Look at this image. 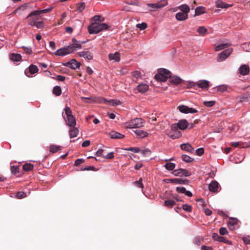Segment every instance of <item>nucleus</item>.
I'll return each instance as SVG.
<instances>
[{
    "mask_svg": "<svg viewBox=\"0 0 250 250\" xmlns=\"http://www.w3.org/2000/svg\"><path fill=\"white\" fill-rule=\"evenodd\" d=\"M51 10L52 8H50L32 11L27 17L28 24L30 25L33 26L35 24L36 22H37L39 19L38 16L42 14L47 13L51 11Z\"/></svg>",
    "mask_w": 250,
    "mask_h": 250,
    "instance_id": "nucleus-1",
    "label": "nucleus"
},
{
    "mask_svg": "<svg viewBox=\"0 0 250 250\" xmlns=\"http://www.w3.org/2000/svg\"><path fill=\"white\" fill-rule=\"evenodd\" d=\"M109 27L105 23H97L95 22H92L88 27V31L90 34H95L104 30H107Z\"/></svg>",
    "mask_w": 250,
    "mask_h": 250,
    "instance_id": "nucleus-2",
    "label": "nucleus"
},
{
    "mask_svg": "<svg viewBox=\"0 0 250 250\" xmlns=\"http://www.w3.org/2000/svg\"><path fill=\"white\" fill-rule=\"evenodd\" d=\"M82 100H85V102L89 103H107L108 102H112L113 103L112 105H119L121 104L120 101H117V100H111L110 101H108L106 100L105 98H97L95 97H82Z\"/></svg>",
    "mask_w": 250,
    "mask_h": 250,
    "instance_id": "nucleus-3",
    "label": "nucleus"
},
{
    "mask_svg": "<svg viewBox=\"0 0 250 250\" xmlns=\"http://www.w3.org/2000/svg\"><path fill=\"white\" fill-rule=\"evenodd\" d=\"M142 118H135L131 120L128 122L124 124V126L125 128H139L144 126V122Z\"/></svg>",
    "mask_w": 250,
    "mask_h": 250,
    "instance_id": "nucleus-4",
    "label": "nucleus"
},
{
    "mask_svg": "<svg viewBox=\"0 0 250 250\" xmlns=\"http://www.w3.org/2000/svg\"><path fill=\"white\" fill-rule=\"evenodd\" d=\"M64 110L66 115V124L69 127H74L76 125V121L75 117L72 114L71 109L69 107L66 106Z\"/></svg>",
    "mask_w": 250,
    "mask_h": 250,
    "instance_id": "nucleus-5",
    "label": "nucleus"
},
{
    "mask_svg": "<svg viewBox=\"0 0 250 250\" xmlns=\"http://www.w3.org/2000/svg\"><path fill=\"white\" fill-rule=\"evenodd\" d=\"M170 72L167 69L161 68L155 76V78L158 82H166L170 77Z\"/></svg>",
    "mask_w": 250,
    "mask_h": 250,
    "instance_id": "nucleus-6",
    "label": "nucleus"
},
{
    "mask_svg": "<svg viewBox=\"0 0 250 250\" xmlns=\"http://www.w3.org/2000/svg\"><path fill=\"white\" fill-rule=\"evenodd\" d=\"M167 0H160L157 3H147L146 5L151 7L152 9L151 11H155L158 9H161L167 4Z\"/></svg>",
    "mask_w": 250,
    "mask_h": 250,
    "instance_id": "nucleus-7",
    "label": "nucleus"
},
{
    "mask_svg": "<svg viewBox=\"0 0 250 250\" xmlns=\"http://www.w3.org/2000/svg\"><path fill=\"white\" fill-rule=\"evenodd\" d=\"M73 52V47L69 45L58 49L55 53L57 56H64Z\"/></svg>",
    "mask_w": 250,
    "mask_h": 250,
    "instance_id": "nucleus-8",
    "label": "nucleus"
},
{
    "mask_svg": "<svg viewBox=\"0 0 250 250\" xmlns=\"http://www.w3.org/2000/svg\"><path fill=\"white\" fill-rule=\"evenodd\" d=\"M232 52V48H229L224 50L223 51L219 54L217 58V61L218 62H222L224 61L229 56Z\"/></svg>",
    "mask_w": 250,
    "mask_h": 250,
    "instance_id": "nucleus-9",
    "label": "nucleus"
},
{
    "mask_svg": "<svg viewBox=\"0 0 250 250\" xmlns=\"http://www.w3.org/2000/svg\"><path fill=\"white\" fill-rule=\"evenodd\" d=\"M172 174L176 176H189L191 175V172L185 169L179 168L173 171Z\"/></svg>",
    "mask_w": 250,
    "mask_h": 250,
    "instance_id": "nucleus-10",
    "label": "nucleus"
},
{
    "mask_svg": "<svg viewBox=\"0 0 250 250\" xmlns=\"http://www.w3.org/2000/svg\"><path fill=\"white\" fill-rule=\"evenodd\" d=\"M178 108L179 111L184 113H195L198 112V110L193 108L188 107V106L182 105L178 106Z\"/></svg>",
    "mask_w": 250,
    "mask_h": 250,
    "instance_id": "nucleus-11",
    "label": "nucleus"
},
{
    "mask_svg": "<svg viewBox=\"0 0 250 250\" xmlns=\"http://www.w3.org/2000/svg\"><path fill=\"white\" fill-rule=\"evenodd\" d=\"M63 65L68 66L72 69H76L79 68L80 66L81 63L75 59H72L70 61L62 63Z\"/></svg>",
    "mask_w": 250,
    "mask_h": 250,
    "instance_id": "nucleus-12",
    "label": "nucleus"
},
{
    "mask_svg": "<svg viewBox=\"0 0 250 250\" xmlns=\"http://www.w3.org/2000/svg\"><path fill=\"white\" fill-rule=\"evenodd\" d=\"M168 181H169L171 183L176 184H183V185H188L189 183V180L186 179H182V178H173V179H167Z\"/></svg>",
    "mask_w": 250,
    "mask_h": 250,
    "instance_id": "nucleus-13",
    "label": "nucleus"
},
{
    "mask_svg": "<svg viewBox=\"0 0 250 250\" xmlns=\"http://www.w3.org/2000/svg\"><path fill=\"white\" fill-rule=\"evenodd\" d=\"M212 239L215 241L223 242L226 244L229 243V241L223 236H219L217 233H214L212 236Z\"/></svg>",
    "mask_w": 250,
    "mask_h": 250,
    "instance_id": "nucleus-14",
    "label": "nucleus"
},
{
    "mask_svg": "<svg viewBox=\"0 0 250 250\" xmlns=\"http://www.w3.org/2000/svg\"><path fill=\"white\" fill-rule=\"evenodd\" d=\"M72 43L69 45V46L73 47V52H74L77 49L81 48L82 47V43H84L85 42H80L74 38L72 39Z\"/></svg>",
    "mask_w": 250,
    "mask_h": 250,
    "instance_id": "nucleus-15",
    "label": "nucleus"
},
{
    "mask_svg": "<svg viewBox=\"0 0 250 250\" xmlns=\"http://www.w3.org/2000/svg\"><path fill=\"white\" fill-rule=\"evenodd\" d=\"M218 188L219 184L216 181H212L208 186L209 190L211 192H218Z\"/></svg>",
    "mask_w": 250,
    "mask_h": 250,
    "instance_id": "nucleus-16",
    "label": "nucleus"
},
{
    "mask_svg": "<svg viewBox=\"0 0 250 250\" xmlns=\"http://www.w3.org/2000/svg\"><path fill=\"white\" fill-rule=\"evenodd\" d=\"M170 78V79L169 80V82L171 84H173L174 85H178L180 84L182 80L179 77L176 76H170L169 77Z\"/></svg>",
    "mask_w": 250,
    "mask_h": 250,
    "instance_id": "nucleus-17",
    "label": "nucleus"
},
{
    "mask_svg": "<svg viewBox=\"0 0 250 250\" xmlns=\"http://www.w3.org/2000/svg\"><path fill=\"white\" fill-rule=\"evenodd\" d=\"M177 126L181 130H184L188 127V123L185 119L180 120L177 123Z\"/></svg>",
    "mask_w": 250,
    "mask_h": 250,
    "instance_id": "nucleus-18",
    "label": "nucleus"
},
{
    "mask_svg": "<svg viewBox=\"0 0 250 250\" xmlns=\"http://www.w3.org/2000/svg\"><path fill=\"white\" fill-rule=\"evenodd\" d=\"M78 54L80 57H83L88 60H91L93 59V55L89 51H82L79 52Z\"/></svg>",
    "mask_w": 250,
    "mask_h": 250,
    "instance_id": "nucleus-19",
    "label": "nucleus"
},
{
    "mask_svg": "<svg viewBox=\"0 0 250 250\" xmlns=\"http://www.w3.org/2000/svg\"><path fill=\"white\" fill-rule=\"evenodd\" d=\"M197 85L199 88L206 89L209 87V82L207 80H200L197 82Z\"/></svg>",
    "mask_w": 250,
    "mask_h": 250,
    "instance_id": "nucleus-20",
    "label": "nucleus"
},
{
    "mask_svg": "<svg viewBox=\"0 0 250 250\" xmlns=\"http://www.w3.org/2000/svg\"><path fill=\"white\" fill-rule=\"evenodd\" d=\"M239 73L242 75H247L250 71L249 66L247 65L244 64L241 66L239 69Z\"/></svg>",
    "mask_w": 250,
    "mask_h": 250,
    "instance_id": "nucleus-21",
    "label": "nucleus"
},
{
    "mask_svg": "<svg viewBox=\"0 0 250 250\" xmlns=\"http://www.w3.org/2000/svg\"><path fill=\"white\" fill-rule=\"evenodd\" d=\"M216 6L218 8H227L232 6V4H227L222 0H217L216 1Z\"/></svg>",
    "mask_w": 250,
    "mask_h": 250,
    "instance_id": "nucleus-22",
    "label": "nucleus"
},
{
    "mask_svg": "<svg viewBox=\"0 0 250 250\" xmlns=\"http://www.w3.org/2000/svg\"><path fill=\"white\" fill-rule=\"evenodd\" d=\"M180 148L188 152H191L193 150V147L188 143L183 144L180 145Z\"/></svg>",
    "mask_w": 250,
    "mask_h": 250,
    "instance_id": "nucleus-23",
    "label": "nucleus"
},
{
    "mask_svg": "<svg viewBox=\"0 0 250 250\" xmlns=\"http://www.w3.org/2000/svg\"><path fill=\"white\" fill-rule=\"evenodd\" d=\"M176 19L178 21H184L188 19V14L186 13L178 12L175 15Z\"/></svg>",
    "mask_w": 250,
    "mask_h": 250,
    "instance_id": "nucleus-24",
    "label": "nucleus"
},
{
    "mask_svg": "<svg viewBox=\"0 0 250 250\" xmlns=\"http://www.w3.org/2000/svg\"><path fill=\"white\" fill-rule=\"evenodd\" d=\"M109 136L112 139H123L125 135L118 132L112 131L109 133Z\"/></svg>",
    "mask_w": 250,
    "mask_h": 250,
    "instance_id": "nucleus-25",
    "label": "nucleus"
},
{
    "mask_svg": "<svg viewBox=\"0 0 250 250\" xmlns=\"http://www.w3.org/2000/svg\"><path fill=\"white\" fill-rule=\"evenodd\" d=\"M134 133L136 134V135L138 138L141 139L145 138L147 137L148 135L147 132L140 129H138L134 131Z\"/></svg>",
    "mask_w": 250,
    "mask_h": 250,
    "instance_id": "nucleus-26",
    "label": "nucleus"
},
{
    "mask_svg": "<svg viewBox=\"0 0 250 250\" xmlns=\"http://www.w3.org/2000/svg\"><path fill=\"white\" fill-rule=\"evenodd\" d=\"M137 90L140 93H145L148 89V86L146 84L142 83L137 86Z\"/></svg>",
    "mask_w": 250,
    "mask_h": 250,
    "instance_id": "nucleus-27",
    "label": "nucleus"
},
{
    "mask_svg": "<svg viewBox=\"0 0 250 250\" xmlns=\"http://www.w3.org/2000/svg\"><path fill=\"white\" fill-rule=\"evenodd\" d=\"M71 128L69 130V136L71 138H73L78 134L79 130L78 128L74 127H71Z\"/></svg>",
    "mask_w": 250,
    "mask_h": 250,
    "instance_id": "nucleus-28",
    "label": "nucleus"
},
{
    "mask_svg": "<svg viewBox=\"0 0 250 250\" xmlns=\"http://www.w3.org/2000/svg\"><path fill=\"white\" fill-rule=\"evenodd\" d=\"M250 99V94L246 93L237 98L240 103L248 102Z\"/></svg>",
    "mask_w": 250,
    "mask_h": 250,
    "instance_id": "nucleus-29",
    "label": "nucleus"
},
{
    "mask_svg": "<svg viewBox=\"0 0 250 250\" xmlns=\"http://www.w3.org/2000/svg\"><path fill=\"white\" fill-rule=\"evenodd\" d=\"M109 60H114L116 62H119L120 60V53L116 52L114 54L110 53L108 55Z\"/></svg>",
    "mask_w": 250,
    "mask_h": 250,
    "instance_id": "nucleus-30",
    "label": "nucleus"
},
{
    "mask_svg": "<svg viewBox=\"0 0 250 250\" xmlns=\"http://www.w3.org/2000/svg\"><path fill=\"white\" fill-rule=\"evenodd\" d=\"M10 59L13 62H19L21 59V56L20 54L12 53L10 55Z\"/></svg>",
    "mask_w": 250,
    "mask_h": 250,
    "instance_id": "nucleus-31",
    "label": "nucleus"
},
{
    "mask_svg": "<svg viewBox=\"0 0 250 250\" xmlns=\"http://www.w3.org/2000/svg\"><path fill=\"white\" fill-rule=\"evenodd\" d=\"M238 223V220L237 219L235 218H230L228 223V227L231 228L232 227L237 225Z\"/></svg>",
    "mask_w": 250,
    "mask_h": 250,
    "instance_id": "nucleus-32",
    "label": "nucleus"
},
{
    "mask_svg": "<svg viewBox=\"0 0 250 250\" xmlns=\"http://www.w3.org/2000/svg\"><path fill=\"white\" fill-rule=\"evenodd\" d=\"M194 16H199L202 14L205 13V8L203 6L197 7L195 10Z\"/></svg>",
    "mask_w": 250,
    "mask_h": 250,
    "instance_id": "nucleus-33",
    "label": "nucleus"
},
{
    "mask_svg": "<svg viewBox=\"0 0 250 250\" xmlns=\"http://www.w3.org/2000/svg\"><path fill=\"white\" fill-rule=\"evenodd\" d=\"M231 45V44L229 43H223L220 45H218L215 47V50L216 51H220L222 49H224L226 48Z\"/></svg>",
    "mask_w": 250,
    "mask_h": 250,
    "instance_id": "nucleus-34",
    "label": "nucleus"
},
{
    "mask_svg": "<svg viewBox=\"0 0 250 250\" xmlns=\"http://www.w3.org/2000/svg\"><path fill=\"white\" fill-rule=\"evenodd\" d=\"M61 149V147L60 146L55 145H51L49 147L50 152L51 153H56Z\"/></svg>",
    "mask_w": 250,
    "mask_h": 250,
    "instance_id": "nucleus-35",
    "label": "nucleus"
},
{
    "mask_svg": "<svg viewBox=\"0 0 250 250\" xmlns=\"http://www.w3.org/2000/svg\"><path fill=\"white\" fill-rule=\"evenodd\" d=\"M178 8L181 10L183 13H186L187 14L189 12V7L187 4H182L178 7Z\"/></svg>",
    "mask_w": 250,
    "mask_h": 250,
    "instance_id": "nucleus-36",
    "label": "nucleus"
},
{
    "mask_svg": "<svg viewBox=\"0 0 250 250\" xmlns=\"http://www.w3.org/2000/svg\"><path fill=\"white\" fill-rule=\"evenodd\" d=\"M175 204V202L172 200H167L164 202V205L169 208L172 207Z\"/></svg>",
    "mask_w": 250,
    "mask_h": 250,
    "instance_id": "nucleus-37",
    "label": "nucleus"
},
{
    "mask_svg": "<svg viewBox=\"0 0 250 250\" xmlns=\"http://www.w3.org/2000/svg\"><path fill=\"white\" fill-rule=\"evenodd\" d=\"M53 93L57 96L61 95L62 89L60 86H55L53 89Z\"/></svg>",
    "mask_w": 250,
    "mask_h": 250,
    "instance_id": "nucleus-38",
    "label": "nucleus"
},
{
    "mask_svg": "<svg viewBox=\"0 0 250 250\" xmlns=\"http://www.w3.org/2000/svg\"><path fill=\"white\" fill-rule=\"evenodd\" d=\"M104 19L100 15H95L91 19V21L95 22V23H97V21L101 22L104 21Z\"/></svg>",
    "mask_w": 250,
    "mask_h": 250,
    "instance_id": "nucleus-39",
    "label": "nucleus"
},
{
    "mask_svg": "<svg viewBox=\"0 0 250 250\" xmlns=\"http://www.w3.org/2000/svg\"><path fill=\"white\" fill-rule=\"evenodd\" d=\"M22 168L25 171H31L33 168V165L30 163H26L23 165Z\"/></svg>",
    "mask_w": 250,
    "mask_h": 250,
    "instance_id": "nucleus-40",
    "label": "nucleus"
},
{
    "mask_svg": "<svg viewBox=\"0 0 250 250\" xmlns=\"http://www.w3.org/2000/svg\"><path fill=\"white\" fill-rule=\"evenodd\" d=\"M38 71V67L36 65L31 64L29 67V72L31 74H34Z\"/></svg>",
    "mask_w": 250,
    "mask_h": 250,
    "instance_id": "nucleus-41",
    "label": "nucleus"
},
{
    "mask_svg": "<svg viewBox=\"0 0 250 250\" xmlns=\"http://www.w3.org/2000/svg\"><path fill=\"white\" fill-rule=\"evenodd\" d=\"M182 158L184 162L187 163H191L194 160L193 158H191L189 156L185 154L182 155Z\"/></svg>",
    "mask_w": 250,
    "mask_h": 250,
    "instance_id": "nucleus-42",
    "label": "nucleus"
},
{
    "mask_svg": "<svg viewBox=\"0 0 250 250\" xmlns=\"http://www.w3.org/2000/svg\"><path fill=\"white\" fill-rule=\"evenodd\" d=\"M165 167L168 170H172L175 167V164L173 163H167L165 164Z\"/></svg>",
    "mask_w": 250,
    "mask_h": 250,
    "instance_id": "nucleus-43",
    "label": "nucleus"
},
{
    "mask_svg": "<svg viewBox=\"0 0 250 250\" xmlns=\"http://www.w3.org/2000/svg\"><path fill=\"white\" fill-rule=\"evenodd\" d=\"M207 29L204 26H200L197 29V32L202 35H205L207 32Z\"/></svg>",
    "mask_w": 250,
    "mask_h": 250,
    "instance_id": "nucleus-44",
    "label": "nucleus"
},
{
    "mask_svg": "<svg viewBox=\"0 0 250 250\" xmlns=\"http://www.w3.org/2000/svg\"><path fill=\"white\" fill-rule=\"evenodd\" d=\"M84 8L85 3L82 2L77 4V8L76 11L78 12H81L84 9Z\"/></svg>",
    "mask_w": 250,
    "mask_h": 250,
    "instance_id": "nucleus-45",
    "label": "nucleus"
},
{
    "mask_svg": "<svg viewBox=\"0 0 250 250\" xmlns=\"http://www.w3.org/2000/svg\"><path fill=\"white\" fill-rule=\"evenodd\" d=\"M215 88H216L217 91L220 92H224L226 91L227 89V86L225 85H222L218 86L216 87Z\"/></svg>",
    "mask_w": 250,
    "mask_h": 250,
    "instance_id": "nucleus-46",
    "label": "nucleus"
},
{
    "mask_svg": "<svg viewBox=\"0 0 250 250\" xmlns=\"http://www.w3.org/2000/svg\"><path fill=\"white\" fill-rule=\"evenodd\" d=\"M132 76L134 78H136V79L141 78L142 74L141 73L138 71H133L132 72Z\"/></svg>",
    "mask_w": 250,
    "mask_h": 250,
    "instance_id": "nucleus-47",
    "label": "nucleus"
},
{
    "mask_svg": "<svg viewBox=\"0 0 250 250\" xmlns=\"http://www.w3.org/2000/svg\"><path fill=\"white\" fill-rule=\"evenodd\" d=\"M26 193L22 191H18L16 195L18 199H22L26 197Z\"/></svg>",
    "mask_w": 250,
    "mask_h": 250,
    "instance_id": "nucleus-48",
    "label": "nucleus"
},
{
    "mask_svg": "<svg viewBox=\"0 0 250 250\" xmlns=\"http://www.w3.org/2000/svg\"><path fill=\"white\" fill-rule=\"evenodd\" d=\"M203 104L207 107H212L215 104V102L214 101H205Z\"/></svg>",
    "mask_w": 250,
    "mask_h": 250,
    "instance_id": "nucleus-49",
    "label": "nucleus"
},
{
    "mask_svg": "<svg viewBox=\"0 0 250 250\" xmlns=\"http://www.w3.org/2000/svg\"><path fill=\"white\" fill-rule=\"evenodd\" d=\"M11 171L14 174L19 172V168L17 166H13L11 167Z\"/></svg>",
    "mask_w": 250,
    "mask_h": 250,
    "instance_id": "nucleus-50",
    "label": "nucleus"
},
{
    "mask_svg": "<svg viewBox=\"0 0 250 250\" xmlns=\"http://www.w3.org/2000/svg\"><path fill=\"white\" fill-rule=\"evenodd\" d=\"M126 3L130 5H139V1L137 0H126Z\"/></svg>",
    "mask_w": 250,
    "mask_h": 250,
    "instance_id": "nucleus-51",
    "label": "nucleus"
},
{
    "mask_svg": "<svg viewBox=\"0 0 250 250\" xmlns=\"http://www.w3.org/2000/svg\"><path fill=\"white\" fill-rule=\"evenodd\" d=\"M134 184L138 188H143L144 186L142 183V178H140L138 181L135 182Z\"/></svg>",
    "mask_w": 250,
    "mask_h": 250,
    "instance_id": "nucleus-52",
    "label": "nucleus"
},
{
    "mask_svg": "<svg viewBox=\"0 0 250 250\" xmlns=\"http://www.w3.org/2000/svg\"><path fill=\"white\" fill-rule=\"evenodd\" d=\"M182 208L184 210L188 211L191 212L192 210V207L190 205H188L187 204H184L182 206Z\"/></svg>",
    "mask_w": 250,
    "mask_h": 250,
    "instance_id": "nucleus-53",
    "label": "nucleus"
},
{
    "mask_svg": "<svg viewBox=\"0 0 250 250\" xmlns=\"http://www.w3.org/2000/svg\"><path fill=\"white\" fill-rule=\"evenodd\" d=\"M168 135L169 136V137L170 138H171L172 139H175L179 138L181 136V134L180 132H179L178 133H176V134H168Z\"/></svg>",
    "mask_w": 250,
    "mask_h": 250,
    "instance_id": "nucleus-54",
    "label": "nucleus"
},
{
    "mask_svg": "<svg viewBox=\"0 0 250 250\" xmlns=\"http://www.w3.org/2000/svg\"><path fill=\"white\" fill-rule=\"evenodd\" d=\"M33 26H36L38 28H42L44 27V23L42 21H37Z\"/></svg>",
    "mask_w": 250,
    "mask_h": 250,
    "instance_id": "nucleus-55",
    "label": "nucleus"
},
{
    "mask_svg": "<svg viewBox=\"0 0 250 250\" xmlns=\"http://www.w3.org/2000/svg\"><path fill=\"white\" fill-rule=\"evenodd\" d=\"M137 27L140 29L141 30H144L147 27V24L145 22H143L141 24H138L136 25Z\"/></svg>",
    "mask_w": 250,
    "mask_h": 250,
    "instance_id": "nucleus-56",
    "label": "nucleus"
},
{
    "mask_svg": "<svg viewBox=\"0 0 250 250\" xmlns=\"http://www.w3.org/2000/svg\"><path fill=\"white\" fill-rule=\"evenodd\" d=\"M125 150L128 151H131L134 153H138L140 151V149L138 147H130L126 148Z\"/></svg>",
    "mask_w": 250,
    "mask_h": 250,
    "instance_id": "nucleus-57",
    "label": "nucleus"
},
{
    "mask_svg": "<svg viewBox=\"0 0 250 250\" xmlns=\"http://www.w3.org/2000/svg\"><path fill=\"white\" fill-rule=\"evenodd\" d=\"M219 233L221 235H225L228 233V231L226 228L221 227L219 229Z\"/></svg>",
    "mask_w": 250,
    "mask_h": 250,
    "instance_id": "nucleus-58",
    "label": "nucleus"
},
{
    "mask_svg": "<svg viewBox=\"0 0 250 250\" xmlns=\"http://www.w3.org/2000/svg\"><path fill=\"white\" fill-rule=\"evenodd\" d=\"M204 148L202 147L198 148L196 150V153L198 156L202 155L204 154Z\"/></svg>",
    "mask_w": 250,
    "mask_h": 250,
    "instance_id": "nucleus-59",
    "label": "nucleus"
},
{
    "mask_svg": "<svg viewBox=\"0 0 250 250\" xmlns=\"http://www.w3.org/2000/svg\"><path fill=\"white\" fill-rule=\"evenodd\" d=\"M84 162V160L82 158V159H77L75 162V166H78Z\"/></svg>",
    "mask_w": 250,
    "mask_h": 250,
    "instance_id": "nucleus-60",
    "label": "nucleus"
},
{
    "mask_svg": "<svg viewBox=\"0 0 250 250\" xmlns=\"http://www.w3.org/2000/svg\"><path fill=\"white\" fill-rule=\"evenodd\" d=\"M23 49L24 52L27 54H31L32 53V50L31 48L23 47Z\"/></svg>",
    "mask_w": 250,
    "mask_h": 250,
    "instance_id": "nucleus-61",
    "label": "nucleus"
},
{
    "mask_svg": "<svg viewBox=\"0 0 250 250\" xmlns=\"http://www.w3.org/2000/svg\"><path fill=\"white\" fill-rule=\"evenodd\" d=\"M186 189L184 187L176 188V191L180 193H185V192H186Z\"/></svg>",
    "mask_w": 250,
    "mask_h": 250,
    "instance_id": "nucleus-62",
    "label": "nucleus"
},
{
    "mask_svg": "<svg viewBox=\"0 0 250 250\" xmlns=\"http://www.w3.org/2000/svg\"><path fill=\"white\" fill-rule=\"evenodd\" d=\"M104 157L105 159H112L114 158V153L113 152L108 153Z\"/></svg>",
    "mask_w": 250,
    "mask_h": 250,
    "instance_id": "nucleus-63",
    "label": "nucleus"
},
{
    "mask_svg": "<svg viewBox=\"0 0 250 250\" xmlns=\"http://www.w3.org/2000/svg\"><path fill=\"white\" fill-rule=\"evenodd\" d=\"M201 250H213L211 247H208L205 245H203L201 248Z\"/></svg>",
    "mask_w": 250,
    "mask_h": 250,
    "instance_id": "nucleus-64",
    "label": "nucleus"
}]
</instances>
